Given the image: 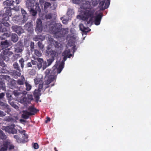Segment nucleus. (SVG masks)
<instances>
[{"label": "nucleus", "mask_w": 151, "mask_h": 151, "mask_svg": "<svg viewBox=\"0 0 151 151\" xmlns=\"http://www.w3.org/2000/svg\"><path fill=\"white\" fill-rule=\"evenodd\" d=\"M41 91L39 90L35 89L33 93L34 97L37 102H38L40 98V96L41 95Z\"/></svg>", "instance_id": "dca6fc26"}, {"label": "nucleus", "mask_w": 151, "mask_h": 151, "mask_svg": "<svg viewBox=\"0 0 151 151\" xmlns=\"http://www.w3.org/2000/svg\"><path fill=\"white\" fill-rule=\"evenodd\" d=\"M3 145L4 147H6V150L8 148L9 150L14 149V146L13 145L11 144L9 142H6Z\"/></svg>", "instance_id": "4be33fe9"}, {"label": "nucleus", "mask_w": 151, "mask_h": 151, "mask_svg": "<svg viewBox=\"0 0 151 151\" xmlns=\"http://www.w3.org/2000/svg\"><path fill=\"white\" fill-rule=\"evenodd\" d=\"M79 26L80 30L83 32H88L91 30V29H88V27H86L82 24H80Z\"/></svg>", "instance_id": "5701e85b"}, {"label": "nucleus", "mask_w": 151, "mask_h": 151, "mask_svg": "<svg viewBox=\"0 0 151 151\" xmlns=\"http://www.w3.org/2000/svg\"><path fill=\"white\" fill-rule=\"evenodd\" d=\"M102 16V13H101L98 14L95 17L94 22L95 24L96 25H98L100 24Z\"/></svg>", "instance_id": "2eb2a0df"}, {"label": "nucleus", "mask_w": 151, "mask_h": 151, "mask_svg": "<svg viewBox=\"0 0 151 151\" xmlns=\"http://www.w3.org/2000/svg\"><path fill=\"white\" fill-rule=\"evenodd\" d=\"M41 39L40 36L39 35L36 36L34 38V40L35 41H39Z\"/></svg>", "instance_id": "6e6d98bb"}, {"label": "nucleus", "mask_w": 151, "mask_h": 151, "mask_svg": "<svg viewBox=\"0 0 151 151\" xmlns=\"http://www.w3.org/2000/svg\"><path fill=\"white\" fill-rule=\"evenodd\" d=\"M30 49L32 51H33L34 50V42H31L30 43Z\"/></svg>", "instance_id": "603ef678"}, {"label": "nucleus", "mask_w": 151, "mask_h": 151, "mask_svg": "<svg viewBox=\"0 0 151 151\" xmlns=\"http://www.w3.org/2000/svg\"><path fill=\"white\" fill-rule=\"evenodd\" d=\"M21 78V79H18L16 81H13L12 83L11 87H13L14 88H17L18 87L16 83V82L17 84L19 85H24L26 81H25V79L23 76H22Z\"/></svg>", "instance_id": "6e6552de"}, {"label": "nucleus", "mask_w": 151, "mask_h": 151, "mask_svg": "<svg viewBox=\"0 0 151 151\" xmlns=\"http://www.w3.org/2000/svg\"><path fill=\"white\" fill-rule=\"evenodd\" d=\"M28 110L29 111H28L31 115H34L37 112L39 111V110L37 109L33 106H29L28 109Z\"/></svg>", "instance_id": "aec40b11"}, {"label": "nucleus", "mask_w": 151, "mask_h": 151, "mask_svg": "<svg viewBox=\"0 0 151 151\" xmlns=\"http://www.w3.org/2000/svg\"><path fill=\"white\" fill-rule=\"evenodd\" d=\"M3 4L7 6H14L15 1L14 0H7L4 2Z\"/></svg>", "instance_id": "393cba45"}, {"label": "nucleus", "mask_w": 151, "mask_h": 151, "mask_svg": "<svg viewBox=\"0 0 151 151\" xmlns=\"http://www.w3.org/2000/svg\"><path fill=\"white\" fill-rule=\"evenodd\" d=\"M80 7L84 10L83 14L80 16L81 19L87 21L88 24L92 23L93 22L94 10L92 9V7L90 1L83 0Z\"/></svg>", "instance_id": "f257e3e1"}, {"label": "nucleus", "mask_w": 151, "mask_h": 151, "mask_svg": "<svg viewBox=\"0 0 151 151\" xmlns=\"http://www.w3.org/2000/svg\"><path fill=\"white\" fill-rule=\"evenodd\" d=\"M9 45V43L6 40L4 41H1L0 45V46L3 49H5L6 48L8 47Z\"/></svg>", "instance_id": "b1692460"}, {"label": "nucleus", "mask_w": 151, "mask_h": 151, "mask_svg": "<svg viewBox=\"0 0 151 151\" xmlns=\"http://www.w3.org/2000/svg\"><path fill=\"white\" fill-rule=\"evenodd\" d=\"M38 45L39 48L41 50L43 49L44 48V46L42 44V41H39L38 42Z\"/></svg>", "instance_id": "37998d69"}, {"label": "nucleus", "mask_w": 151, "mask_h": 151, "mask_svg": "<svg viewBox=\"0 0 151 151\" xmlns=\"http://www.w3.org/2000/svg\"><path fill=\"white\" fill-rule=\"evenodd\" d=\"M52 17V14H51L49 13L46 14L45 16V18L47 19H50Z\"/></svg>", "instance_id": "3c124183"}, {"label": "nucleus", "mask_w": 151, "mask_h": 151, "mask_svg": "<svg viewBox=\"0 0 151 151\" xmlns=\"http://www.w3.org/2000/svg\"><path fill=\"white\" fill-rule=\"evenodd\" d=\"M33 147L35 149H37L38 148L39 145L37 143H35L33 144Z\"/></svg>", "instance_id": "052dcab7"}, {"label": "nucleus", "mask_w": 151, "mask_h": 151, "mask_svg": "<svg viewBox=\"0 0 151 151\" xmlns=\"http://www.w3.org/2000/svg\"><path fill=\"white\" fill-rule=\"evenodd\" d=\"M90 1L92 7L93 6H96L98 4V3L97 0H91Z\"/></svg>", "instance_id": "79ce46f5"}, {"label": "nucleus", "mask_w": 151, "mask_h": 151, "mask_svg": "<svg viewBox=\"0 0 151 151\" xmlns=\"http://www.w3.org/2000/svg\"><path fill=\"white\" fill-rule=\"evenodd\" d=\"M5 96V93H0V99H2Z\"/></svg>", "instance_id": "774afa93"}, {"label": "nucleus", "mask_w": 151, "mask_h": 151, "mask_svg": "<svg viewBox=\"0 0 151 151\" xmlns=\"http://www.w3.org/2000/svg\"><path fill=\"white\" fill-rule=\"evenodd\" d=\"M43 82H42V83H40L39 85L38 89H37L41 91L43 87Z\"/></svg>", "instance_id": "5fc2aeb1"}, {"label": "nucleus", "mask_w": 151, "mask_h": 151, "mask_svg": "<svg viewBox=\"0 0 151 151\" xmlns=\"http://www.w3.org/2000/svg\"><path fill=\"white\" fill-rule=\"evenodd\" d=\"M15 46H16L17 47L19 46L23 47V44L21 41H19L16 44Z\"/></svg>", "instance_id": "864d4df0"}, {"label": "nucleus", "mask_w": 151, "mask_h": 151, "mask_svg": "<svg viewBox=\"0 0 151 151\" xmlns=\"http://www.w3.org/2000/svg\"><path fill=\"white\" fill-rule=\"evenodd\" d=\"M39 4H36L35 5V10H36L37 12L40 13L41 12V10L40 6H39Z\"/></svg>", "instance_id": "de8ad7c7"}, {"label": "nucleus", "mask_w": 151, "mask_h": 151, "mask_svg": "<svg viewBox=\"0 0 151 151\" xmlns=\"http://www.w3.org/2000/svg\"><path fill=\"white\" fill-rule=\"evenodd\" d=\"M27 99L28 100L31 101L33 99V96L32 95L28 94L27 95Z\"/></svg>", "instance_id": "680f3d73"}, {"label": "nucleus", "mask_w": 151, "mask_h": 151, "mask_svg": "<svg viewBox=\"0 0 151 151\" xmlns=\"http://www.w3.org/2000/svg\"><path fill=\"white\" fill-rule=\"evenodd\" d=\"M11 10V7H8L5 13H3V11L0 12V22L6 26H8L9 25V24L7 22V21L9 19V17L12 15Z\"/></svg>", "instance_id": "7ed1b4c3"}, {"label": "nucleus", "mask_w": 151, "mask_h": 151, "mask_svg": "<svg viewBox=\"0 0 151 151\" xmlns=\"http://www.w3.org/2000/svg\"><path fill=\"white\" fill-rule=\"evenodd\" d=\"M49 26L50 27L49 32L53 34L56 38L63 37L68 33V31L65 29L62 28V25L60 23H55L53 25L50 24Z\"/></svg>", "instance_id": "f03ea898"}, {"label": "nucleus", "mask_w": 151, "mask_h": 151, "mask_svg": "<svg viewBox=\"0 0 151 151\" xmlns=\"http://www.w3.org/2000/svg\"><path fill=\"white\" fill-rule=\"evenodd\" d=\"M14 138L16 140V141L18 143H21L22 142V139L20 138L19 136L17 135H14Z\"/></svg>", "instance_id": "f704fd0d"}, {"label": "nucleus", "mask_w": 151, "mask_h": 151, "mask_svg": "<svg viewBox=\"0 0 151 151\" xmlns=\"http://www.w3.org/2000/svg\"><path fill=\"white\" fill-rule=\"evenodd\" d=\"M19 63L21 67V68H23L24 67V59L22 58L19 60Z\"/></svg>", "instance_id": "a19ab883"}, {"label": "nucleus", "mask_w": 151, "mask_h": 151, "mask_svg": "<svg viewBox=\"0 0 151 151\" xmlns=\"http://www.w3.org/2000/svg\"><path fill=\"white\" fill-rule=\"evenodd\" d=\"M0 151H6V147H5L4 145L1 147H0Z\"/></svg>", "instance_id": "69168bd1"}, {"label": "nucleus", "mask_w": 151, "mask_h": 151, "mask_svg": "<svg viewBox=\"0 0 151 151\" xmlns=\"http://www.w3.org/2000/svg\"><path fill=\"white\" fill-rule=\"evenodd\" d=\"M9 34L8 33H5L3 34L1 36V40H5L6 38L9 37Z\"/></svg>", "instance_id": "e433bc0d"}, {"label": "nucleus", "mask_w": 151, "mask_h": 151, "mask_svg": "<svg viewBox=\"0 0 151 151\" xmlns=\"http://www.w3.org/2000/svg\"><path fill=\"white\" fill-rule=\"evenodd\" d=\"M29 10V11L30 12V13L32 14V16H36L37 12L36 10H34L33 8L30 9Z\"/></svg>", "instance_id": "58836bf2"}, {"label": "nucleus", "mask_w": 151, "mask_h": 151, "mask_svg": "<svg viewBox=\"0 0 151 151\" xmlns=\"http://www.w3.org/2000/svg\"><path fill=\"white\" fill-rule=\"evenodd\" d=\"M6 115V114L3 111L0 110V117H3L4 116H5Z\"/></svg>", "instance_id": "0e129e2a"}, {"label": "nucleus", "mask_w": 151, "mask_h": 151, "mask_svg": "<svg viewBox=\"0 0 151 151\" xmlns=\"http://www.w3.org/2000/svg\"><path fill=\"white\" fill-rule=\"evenodd\" d=\"M36 73L35 70L32 69H31L30 71L29 72V74L30 75L32 76H34L35 75Z\"/></svg>", "instance_id": "8fccbe9b"}, {"label": "nucleus", "mask_w": 151, "mask_h": 151, "mask_svg": "<svg viewBox=\"0 0 151 151\" xmlns=\"http://www.w3.org/2000/svg\"><path fill=\"white\" fill-rule=\"evenodd\" d=\"M52 43L53 45H54L55 48H59V47H60V43H58V42L56 41H52Z\"/></svg>", "instance_id": "a18cd8bd"}, {"label": "nucleus", "mask_w": 151, "mask_h": 151, "mask_svg": "<svg viewBox=\"0 0 151 151\" xmlns=\"http://www.w3.org/2000/svg\"><path fill=\"white\" fill-rule=\"evenodd\" d=\"M0 106L3 110H5V112L8 114H9L11 111L9 106L6 103L0 101Z\"/></svg>", "instance_id": "9b49d317"}, {"label": "nucleus", "mask_w": 151, "mask_h": 151, "mask_svg": "<svg viewBox=\"0 0 151 151\" xmlns=\"http://www.w3.org/2000/svg\"><path fill=\"white\" fill-rule=\"evenodd\" d=\"M24 28L28 32L33 31V25L32 22L27 23L24 26Z\"/></svg>", "instance_id": "f3484780"}, {"label": "nucleus", "mask_w": 151, "mask_h": 151, "mask_svg": "<svg viewBox=\"0 0 151 151\" xmlns=\"http://www.w3.org/2000/svg\"><path fill=\"white\" fill-rule=\"evenodd\" d=\"M46 53L47 55H50L51 57L47 59V67L50 65L55 60V58L57 56L58 53L55 50H52L50 47L48 46L46 50Z\"/></svg>", "instance_id": "39448f33"}, {"label": "nucleus", "mask_w": 151, "mask_h": 151, "mask_svg": "<svg viewBox=\"0 0 151 151\" xmlns=\"http://www.w3.org/2000/svg\"><path fill=\"white\" fill-rule=\"evenodd\" d=\"M44 7L45 9H46L48 8L49 7L51 6V4L48 2H46L44 4Z\"/></svg>", "instance_id": "49530a36"}, {"label": "nucleus", "mask_w": 151, "mask_h": 151, "mask_svg": "<svg viewBox=\"0 0 151 151\" xmlns=\"http://www.w3.org/2000/svg\"><path fill=\"white\" fill-rule=\"evenodd\" d=\"M13 65L14 68L18 71V72L16 71H14V73H15L16 75H17L18 76H20L21 75V73H20V67L18 63L15 62L14 63Z\"/></svg>", "instance_id": "6ab92c4d"}, {"label": "nucleus", "mask_w": 151, "mask_h": 151, "mask_svg": "<svg viewBox=\"0 0 151 151\" xmlns=\"http://www.w3.org/2000/svg\"><path fill=\"white\" fill-rule=\"evenodd\" d=\"M35 2L34 0H27L26 4V6L29 9H32L34 6Z\"/></svg>", "instance_id": "a211bd4d"}, {"label": "nucleus", "mask_w": 151, "mask_h": 151, "mask_svg": "<svg viewBox=\"0 0 151 151\" xmlns=\"http://www.w3.org/2000/svg\"><path fill=\"white\" fill-rule=\"evenodd\" d=\"M22 47H17L16 46H15V51L17 52H22Z\"/></svg>", "instance_id": "72a5a7b5"}, {"label": "nucleus", "mask_w": 151, "mask_h": 151, "mask_svg": "<svg viewBox=\"0 0 151 151\" xmlns=\"http://www.w3.org/2000/svg\"><path fill=\"white\" fill-rule=\"evenodd\" d=\"M25 95L23 94V96L19 98V102L22 104H25L27 102V98L26 96L24 95Z\"/></svg>", "instance_id": "a878e982"}, {"label": "nucleus", "mask_w": 151, "mask_h": 151, "mask_svg": "<svg viewBox=\"0 0 151 151\" xmlns=\"http://www.w3.org/2000/svg\"><path fill=\"white\" fill-rule=\"evenodd\" d=\"M4 129L9 133H12L13 134H16L17 133V130L14 128V125L5 127Z\"/></svg>", "instance_id": "9d476101"}, {"label": "nucleus", "mask_w": 151, "mask_h": 151, "mask_svg": "<svg viewBox=\"0 0 151 151\" xmlns=\"http://www.w3.org/2000/svg\"><path fill=\"white\" fill-rule=\"evenodd\" d=\"M6 87L5 83L3 81H0V91L2 90L5 91Z\"/></svg>", "instance_id": "c85d7f7f"}, {"label": "nucleus", "mask_w": 151, "mask_h": 151, "mask_svg": "<svg viewBox=\"0 0 151 151\" xmlns=\"http://www.w3.org/2000/svg\"><path fill=\"white\" fill-rule=\"evenodd\" d=\"M12 20L14 23H19V24H22L23 18L21 15L15 16L12 18Z\"/></svg>", "instance_id": "4468645a"}, {"label": "nucleus", "mask_w": 151, "mask_h": 151, "mask_svg": "<svg viewBox=\"0 0 151 151\" xmlns=\"http://www.w3.org/2000/svg\"><path fill=\"white\" fill-rule=\"evenodd\" d=\"M0 70L1 73H8V71L7 69L6 66L2 67L0 68Z\"/></svg>", "instance_id": "c9c22d12"}, {"label": "nucleus", "mask_w": 151, "mask_h": 151, "mask_svg": "<svg viewBox=\"0 0 151 151\" xmlns=\"http://www.w3.org/2000/svg\"><path fill=\"white\" fill-rule=\"evenodd\" d=\"M12 93L17 98H19L21 96H23V94H26L27 93V92L25 91H22L19 89H18L13 91Z\"/></svg>", "instance_id": "1a4fd4ad"}, {"label": "nucleus", "mask_w": 151, "mask_h": 151, "mask_svg": "<svg viewBox=\"0 0 151 151\" xmlns=\"http://www.w3.org/2000/svg\"><path fill=\"white\" fill-rule=\"evenodd\" d=\"M23 112L24 113L22 114V117L24 119H28L29 118V116L31 115V114H30V113L27 111H24Z\"/></svg>", "instance_id": "bb28decb"}, {"label": "nucleus", "mask_w": 151, "mask_h": 151, "mask_svg": "<svg viewBox=\"0 0 151 151\" xmlns=\"http://www.w3.org/2000/svg\"><path fill=\"white\" fill-rule=\"evenodd\" d=\"M70 49H68L65 50L62 53V56H68L70 55H72L70 54Z\"/></svg>", "instance_id": "2f4dec72"}, {"label": "nucleus", "mask_w": 151, "mask_h": 151, "mask_svg": "<svg viewBox=\"0 0 151 151\" xmlns=\"http://www.w3.org/2000/svg\"><path fill=\"white\" fill-rule=\"evenodd\" d=\"M64 65V63L63 62H62L60 64L59 67L57 68V73H60L62 70Z\"/></svg>", "instance_id": "c756f323"}, {"label": "nucleus", "mask_w": 151, "mask_h": 151, "mask_svg": "<svg viewBox=\"0 0 151 151\" xmlns=\"http://www.w3.org/2000/svg\"><path fill=\"white\" fill-rule=\"evenodd\" d=\"M11 39L13 42H15L18 40V37L16 34H13L12 35Z\"/></svg>", "instance_id": "7c9ffc66"}, {"label": "nucleus", "mask_w": 151, "mask_h": 151, "mask_svg": "<svg viewBox=\"0 0 151 151\" xmlns=\"http://www.w3.org/2000/svg\"><path fill=\"white\" fill-rule=\"evenodd\" d=\"M32 63H30V62L28 63L26 65V67H27V68H28V67H32Z\"/></svg>", "instance_id": "338daca9"}, {"label": "nucleus", "mask_w": 151, "mask_h": 151, "mask_svg": "<svg viewBox=\"0 0 151 151\" xmlns=\"http://www.w3.org/2000/svg\"><path fill=\"white\" fill-rule=\"evenodd\" d=\"M18 119V117L17 116H14L12 117L11 122H17V120Z\"/></svg>", "instance_id": "c03bdc74"}, {"label": "nucleus", "mask_w": 151, "mask_h": 151, "mask_svg": "<svg viewBox=\"0 0 151 151\" xmlns=\"http://www.w3.org/2000/svg\"><path fill=\"white\" fill-rule=\"evenodd\" d=\"M9 49H5L3 50L0 54V59L6 61L10 60L12 57L13 53L9 51Z\"/></svg>", "instance_id": "423d86ee"}, {"label": "nucleus", "mask_w": 151, "mask_h": 151, "mask_svg": "<svg viewBox=\"0 0 151 151\" xmlns=\"http://www.w3.org/2000/svg\"><path fill=\"white\" fill-rule=\"evenodd\" d=\"M72 1L74 4L81 5L83 1V0H72Z\"/></svg>", "instance_id": "ea45409f"}, {"label": "nucleus", "mask_w": 151, "mask_h": 151, "mask_svg": "<svg viewBox=\"0 0 151 151\" xmlns=\"http://www.w3.org/2000/svg\"><path fill=\"white\" fill-rule=\"evenodd\" d=\"M50 70L47 69L46 70L45 72V78H47V80L45 81V85L49 84L51 83L55 80V76L53 75H50Z\"/></svg>", "instance_id": "0eeeda50"}, {"label": "nucleus", "mask_w": 151, "mask_h": 151, "mask_svg": "<svg viewBox=\"0 0 151 151\" xmlns=\"http://www.w3.org/2000/svg\"><path fill=\"white\" fill-rule=\"evenodd\" d=\"M105 4V1H101L99 3V6L100 8H101Z\"/></svg>", "instance_id": "bf43d9fd"}, {"label": "nucleus", "mask_w": 151, "mask_h": 151, "mask_svg": "<svg viewBox=\"0 0 151 151\" xmlns=\"http://www.w3.org/2000/svg\"><path fill=\"white\" fill-rule=\"evenodd\" d=\"M18 132L19 133H20L24 135L25 136H26V134H25V131L24 130H18Z\"/></svg>", "instance_id": "4d7b16f0"}, {"label": "nucleus", "mask_w": 151, "mask_h": 151, "mask_svg": "<svg viewBox=\"0 0 151 151\" xmlns=\"http://www.w3.org/2000/svg\"><path fill=\"white\" fill-rule=\"evenodd\" d=\"M25 84L26 87V90L27 91H29L32 88V86L27 80L25 82Z\"/></svg>", "instance_id": "cd10ccee"}, {"label": "nucleus", "mask_w": 151, "mask_h": 151, "mask_svg": "<svg viewBox=\"0 0 151 151\" xmlns=\"http://www.w3.org/2000/svg\"><path fill=\"white\" fill-rule=\"evenodd\" d=\"M72 56V55H70L69 56H63V60L64 61H65L67 59V58H70Z\"/></svg>", "instance_id": "13d9d810"}, {"label": "nucleus", "mask_w": 151, "mask_h": 151, "mask_svg": "<svg viewBox=\"0 0 151 151\" xmlns=\"http://www.w3.org/2000/svg\"><path fill=\"white\" fill-rule=\"evenodd\" d=\"M35 52V54L37 56L40 57L42 55V53L38 50L35 49L33 50Z\"/></svg>", "instance_id": "4c0bfd02"}, {"label": "nucleus", "mask_w": 151, "mask_h": 151, "mask_svg": "<svg viewBox=\"0 0 151 151\" xmlns=\"http://www.w3.org/2000/svg\"><path fill=\"white\" fill-rule=\"evenodd\" d=\"M11 10L12 9L11 8ZM12 9L15 10L16 11H19V6H14V8Z\"/></svg>", "instance_id": "e2e57ef3"}, {"label": "nucleus", "mask_w": 151, "mask_h": 151, "mask_svg": "<svg viewBox=\"0 0 151 151\" xmlns=\"http://www.w3.org/2000/svg\"><path fill=\"white\" fill-rule=\"evenodd\" d=\"M42 21L40 19H37L36 21V31L41 32L42 30Z\"/></svg>", "instance_id": "ddd939ff"}, {"label": "nucleus", "mask_w": 151, "mask_h": 151, "mask_svg": "<svg viewBox=\"0 0 151 151\" xmlns=\"http://www.w3.org/2000/svg\"><path fill=\"white\" fill-rule=\"evenodd\" d=\"M21 12L23 17L22 23H24L27 20L28 14L26 11L22 8L21 9Z\"/></svg>", "instance_id": "412c9836"}, {"label": "nucleus", "mask_w": 151, "mask_h": 151, "mask_svg": "<svg viewBox=\"0 0 151 151\" xmlns=\"http://www.w3.org/2000/svg\"><path fill=\"white\" fill-rule=\"evenodd\" d=\"M31 63L33 65H37L38 70L41 68L44 70L47 68V62L44 61L42 58H37L35 59V60H32Z\"/></svg>", "instance_id": "20e7f679"}, {"label": "nucleus", "mask_w": 151, "mask_h": 151, "mask_svg": "<svg viewBox=\"0 0 151 151\" xmlns=\"http://www.w3.org/2000/svg\"><path fill=\"white\" fill-rule=\"evenodd\" d=\"M13 31L17 33L19 35L24 32V30L21 26L15 25L12 27Z\"/></svg>", "instance_id": "f8f14e48"}, {"label": "nucleus", "mask_w": 151, "mask_h": 151, "mask_svg": "<svg viewBox=\"0 0 151 151\" xmlns=\"http://www.w3.org/2000/svg\"><path fill=\"white\" fill-rule=\"evenodd\" d=\"M110 3V0H107L106 3L105 4V5L104 7V9H107Z\"/></svg>", "instance_id": "09e8293b"}, {"label": "nucleus", "mask_w": 151, "mask_h": 151, "mask_svg": "<svg viewBox=\"0 0 151 151\" xmlns=\"http://www.w3.org/2000/svg\"><path fill=\"white\" fill-rule=\"evenodd\" d=\"M35 83V85H37L38 84H39L40 83H42V81L41 80V79L38 78H36L34 79Z\"/></svg>", "instance_id": "473e14b6"}]
</instances>
